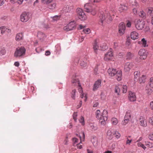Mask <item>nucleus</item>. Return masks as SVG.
<instances>
[{"label":"nucleus","instance_id":"obj_6","mask_svg":"<svg viewBox=\"0 0 153 153\" xmlns=\"http://www.w3.org/2000/svg\"><path fill=\"white\" fill-rule=\"evenodd\" d=\"M79 18L82 21L86 19L87 17L83 10L79 8H77L76 10Z\"/></svg>","mask_w":153,"mask_h":153},{"label":"nucleus","instance_id":"obj_22","mask_svg":"<svg viewBox=\"0 0 153 153\" xmlns=\"http://www.w3.org/2000/svg\"><path fill=\"white\" fill-rule=\"evenodd\" d=\"M72 82L74 85L78 86L80 85L78 79L76 77L73 79Z\"/></svg>","mask_w":153,"mask_h":153},{"label":"nucleus","instance_id":"obj_1","mask_svg":"<svg viewBox=\"0 0 153 153\" xmlns=\"http://www.w3.org/2000/svg\"><path fill=\"white\" fill-rule=\"evenodd\" d=\"M112 20V18L108 11L100 12L99 15V20L98 23L101 25H102L103 22L104 21L108 23Z\"/></svg>","mask_w":153,"mask_h":153},{"label":"nucleus","instance_id":"obj_54","mask_svg":"<svg viewBox=\"0 0 153 153\" xmlns=\"http://www.w3.org/2000/svg\"><path fill=\"white\" fill-rule=\"evenodd\" d=\"M77 116V114L76 112H74L73 115V117L74 121L76 122L77 120L76 117Z\"/></svg>","mask_w":153,"mask_h":153},{"label":"nucleus","instance_id":"obj_64","mask_svg":"<svg viewBox=\"0 0 153 153\" xmlns=\"http://www.w3.org/2000/svg\"><path fill=\"white\" fill-rule=\"evenodd\" d=\"M58 17L57 16H54L53 18V21H57L58 19Z\"/></svg>","mask_w":153,"mask_h":153},{"label":"nucleus","instance_id":"obj_7","mask_svg":"<svg viewBox=\"0 0 153 153\" xmlns=\"http://www.w3.org/2000/svg\"><path fill=\"white\" fill-rule=\"evenodd\" d=\"M30 13L28 12L22 13L20 16V21L22 22H26L30 19Z\"/></svg>","mask_w":153,"mask_h":153},{"label":"nucleus","instance_id":"obj_51","mask_svg":"<svg viewBox=\"0 0 153 153\" xmlns=\"http://www.w3.org/2000/svg\"><path fill=\"white\" fill-rule=\"evenodd\" d=\"M130 137V136H129L127 137V140H126V144L129 145L131 143V142H132V140L131 139L130 140L128 139V137Z\"/></svg>","mask_w":153,"mask_h":153},{"label":"nucleus","instance_id":"obj_40","mask_svg":"<svg viewBox=\"0 0 153 153\" xmlns=\"http://www.w3.org/2000/svg\"><path fill=\"white\" fill-rule=\"evenodd\" d=\"M129 120L127 118H124V120L122 122V123L123 125H126L129 122Z\"/></svg>","mask_w":153,"mask_h":153},{"label":"nucleus","instance_id":"obj_15","mask_svg":"<svg viewBox=\"0 0 153 153\" xmlns=\"http://www.w3.org/2000/svg\"><path fill=\"white\" fill-rule=\"evenodd\" d=\"M0 30H1V33L2 34L5 33L6 32H7L8 33H10L11 31L10 29L4 26L1 27Z\"/></svg>","mask_w":153,"mask_h":153},{"label":"nucleus","instance_id":"obj_24","mask_svg":"<svg viewBox=\"0 0 153 153\" xmlns=\"http://www.w3.org/2000/svg\"><path fill=\"white\" fill-rule=\"evenodd\" d=\"M146 76L143 75L139 78V82L140 83H144L146 81Z\"/></svg>","mask_w":153,"mask_h":153},{"label":"nucleus","instance_id":"obj_58","mask_svg":"<svg viewBox=\"0 0 153 153\" xmlns=\"http://www.w3.org/2000/svg\"><path fill=\"white\" fill-rule=\"evenodd\" d=\"M152 91L151 88L148 89V90L146 89V92L149 94H151L152 92Z\"/></svg>","mask_w":153,"mask_h":153},{"label":"nucleus","instance_id":"obj_52","mask_svg":"<svg viewBox=\"0 0 153 153\" xmlns=\"http://www.w3.org/2000/svg\"><path fill=\"white\" fill-rule=\"evenodd\" d=\"M148 138L149 139L151 140H153V133L149 134L148 135Z\"/></svg>","mask_w":153,"mask_h":153},{"label":"nucleus","instance_id":"obj_19","mask_svg":"<svg viewBox=\"0 0 153 153\" xmlns=\"http://www.w3.org/2000/svg\"><path fill=\"white\" fill-rule=\"evenodd\" d=\"M130 36L132 39L135 40L138 39L139 37L138 33L136 31H133L131 32Z\"/></svg>","mask_w":153,"mask_h":153},{"label":"nucleus","instance_id":"obj_34","mask_svg":"<svg viewBox=\"0 0 153 153\" xmlns=\"http://www.w3.org/2000/svg\"><path fill=\"white\" fill-rule=\"evenodd\" d=\"M114 135V133H112L111 130H109L107 132V135L108 136V138L109 139H111Z\"/></svg>","mask_w":153,"mask_h":153},{"label":"nucleus","instance_id":"obj_5","mask_svg":"<svg viewBox=\"0 0 153 153\" xmlns=\"http://www.w3.org/2000/svg\"><path fill=\"white\" fill-rule=\"evenodd\" d=\"M25 49L24 47H18L16 49L14 56L16 57L21 56L25 54Z\"/></svg>","mask_w":153,"mask_h":153},{"label":"nucleus","instance_id":"obj_27","mask_svg":"<svg viewBox=\"0 0 153 153\" xmlns=\"http://www.w3.org/2000/svg\"><path fill=\"white\" fill-rule=\"evenodd\" d=\"M121 87V86L120 85L116 86L115 88V93H117L118 95L120 94V88Z\"/></svg>","mask_w":153,"mask_h":153},{"label":"nucleus","instance_id":"obj_42","mask_svg":"<svg viewBox=\"0 0 153 153\" xmlns=\"http://www.w3.org/2000/svg\"><path fill=\"white\" fill-rule=\"evenodd\" d=\"M98 65H96L94 69V73L96 75L98 74Z\"/></svg>","mask_w":153,"mask_h":153},{"label":"nucleus","instance_id":"obj_56","mask_svg":"<svg viewBox=\"0 0 153 153\" xmlns=\"http://www.w3.org/2000/svg\"><path fill=\"white\" fill-rule=\"evenodd\" d=\"M80 97L82 98H83L84 97V100L85 101H86L87 97L86 94H84L83 93L81 95Z\"/></svg>","mask_w":153,"mask_h":153},{"label":"nucleus","instance_id":"obj_32","mask_svg":"<svg viewBox=\"0 0 153 153\" xmlns=\"http://www.w3.org/2000/svg\"><path fill=\"white\" fill-rule=\"evenodd\" d=\"M127 9V7L124 5H121L119 8V10L120 12H122L126 10Z\"/></svg>","mask_w":153,"mask_h":153},{"label":"nucleus","instance_id":"obj_60","mask_svg":"<svg viewBox=\"0 0 153 153\" xmlns=\"http://www.w3.org/2000/svg\"><path fill=\"white\" fill-rule=\"evenodd\" d=\"M89 1L92 3H97L100 1V0H89Z\"/></svg>","mask_w":153,"mask_h":153},{"label":"nucleus","instance_id":"obj_17","mask_svg":"<svg viewBox=\"0 0 153 153\" xmlns=\"http://www.w3.org/2000/svg\"><path fill=\"white\" fill-rule=\"evenodd\" d=\"M101 81L100 80H98L94 83L93 90L94 91H96L101 86Z\"/></svg>","mask_w":153,"mask_h":153},{"label":"nucleus","instance_id":"obj_4","mask_svg":"<svg viewBox=\"0 0 153 153\" xmlns=\"http://www.w3.org/2000/svg\"><path fill=\"white\" fill-rule=\"evenodd\" d=\"M84 8L86 12L91 13L92 15H95L96 13V7L93 5L92 6L88 3H87L85 5Z\"/></svg>","mask_w":153,"mask_h":153},{"label":"nucleus","instance_id":"obj_11","mask_svg":"<svg viewBox=\"0 0 153 153\" xmlns=\"http://www.w3.org/2000/svg\"><path fill=\"white\" fill-rule=\"evenodd\" d=\"M144 25V22L139 20L137 21L136 23V27L137 29L140 30L143 28Z\"/></svg>","mask_w":153,"mask_h":153},{"label":"nucleus","instance_id":"obj_8","mask_svg":"<svg viewBox=\"0 0 153 153\" xmlns=\"http://www.w3.org/2000/svg\"><path fill=\"white\" fill-rule=\"evenodd\" d=\"M76 23L74 21L70 22L68 25L64 27V30L66 31L73 30L75 28Z\"/></svg>","mask_w":153,"mask_h":153},{"label":"nucleus","instance_id":"obj_21","mask_svg":"<svg viewBox=\"0 0 153 153\" xmlns=\"http://www.w3.org/2000/svg\"><path fill=\"white\" fill-rule=\"evenodd\" d=\"M130 1L132 3L131 6L133 8H138L139 7L138 3L135 0H131Z\"/></svg>","mask_w":153,"mask_h":153},{"label":"nucleus","instance_id":"obj_48","mask_svg":"<svg viewBox=\"0 0 153 153\" xmlns=\"http://www.w3.org/2000/svg\"><path fill=\"white\" fill-rule=\"evenodd\" d=\"M131 115L130 112H128V111L127 112L124 118H127L129 120L131 118Z\"/></svg>","mask_w":153,"mask_h":153},{"label":"nucleus","instance_id":"obj_57","mask_svg":"<svg viewBox=\"0 0 153 153\" xmlns=\"http://www.w3.org/2000/svg\"><path fill=\"white\" fill-rule=\"evenodd\" d=\"M79 87L78 91L80 93L82 94L83 92L82 87H81V85H80L78 86Z\"/></svg>","mask_w":153,"mask_h":153},{"label":"nucleus","instance_id":"obj_55","mask_svg":"<svg viewBox=\"0 0 153 153\" xmlns=\"http://www.w3.org/2000/svg\"><path fill=\"white\" fill-rule=\"evenodd\" d=\"M144 60V59H142L140 58V57H137L136 59L135 60L137 62H140L142 60Z\"/></svg>","mask_w":153,"mask_h":153},{"label":"nucleus","instance_id":"obj_33","mask_svg":"<svg viewBox=\"0 0 153 153\" xmlns=\"http://www.w3.org/2000/svg\"><path fill=\"white\" fill-rule=\"evenodd\" d=\"M145 144L147 147L149 148H152L153 147V143L150 142L149 141H145Z\"/></svg>","mask_w":153,"mask_h":153},{"label":"nucleus","instance_id":"obj_3","mask_svg":"<svg viewBox=\"0 0 153 153\" xmlns=\"http://www.w3.org/2000/svg\"><path fill=\"white\" fill-rule=\"evenodd\" d=\"M108 72L110 76H113L116 74L117 79L118 81H120L122 79V71L120 70L117 71L114 68H109L108 70Z\"/></svg>","mask_w":153,"mask_h":153},{"label":"nucleus","instance_id":"obj_38","mask_svg":"<svg viewBox=\"0 0 153 153\" xmlns=\"http://www.w3.org/2000/svg\"><path fill=\"white\" fill-rule=\"evenodd\" d=\"M73 7L71 6H68L66 7V12H70L73 9Z\"/></svg>","mask_w":153,"mask_h":153},{"label":"nucleus","instance_id":"obj_12","mask_svg":"<svg viewBox=\"0 0 153 153\" xmlns=\"http://www.w3.org/2000/svg\"><path fill=\"white\" fill-rule=\"evenodd\" d=\"M139 124L140 126L143 127H146L147 126L146 120L144 117L143 116H140L139 119Z\"/></svg>","mask_w":153,"mask_h":153},{"label":"nucleus","instance_id":"obj_45","mask_svg":"<svg viewBox=\"0 0 153 153\" xmlns=\"http://www.w3.org/2000/svg\"><path fill=\"white\" fill-rule=\"evenodd\" d=\"M122 88L123 92L124 93H126L127 91V86L126 85H123Z\"/></svg>","mask_w":153,"mask_h":153},{"label":"nucleus","instance_id":"obj_36","mask_svg":"<svg viewBox=\"0 0 153 153\" xmlns=\"http://www.w3.org/2000/svg\"><path fill=\"white\" fill-rule=\"evenodd\" d=\"M56 7V4L54 3L48 6V8L50 9L53 10L55 9Z\"/></svg>","mask_w":153,"mask_h":153},{"label":"nucleus","instance_id":"obj_44","mask_svg":"<svg viewBox=\"0 0 153 153\" xmlns=\"http://www.w3.org/2000/svg\"><path fill=\"white\" fill-rule=\"evenodd\" d=\"M79 122L83 126L85 125V121L84 118L82 117H81L80 119L79 120Z\"/></svg>","mask_w":153,"mask_h":153},{"label":"nucleus","instance_id":"obj_16","mask_svg":"<svg viewBox=\"0 0 153 153\" xmlns=\"http://www.w3.org/2000/svg\"><path fill=\"white\" fill-rule=\"evenodd\" d=\"M128 98L131 102H134L136 100V96L134 93L130 91L129 94Z\"/></svg>","mask_w":153,"mask_h":153},{"label":"nucleus","instance_id":"obj_63","mask_svg":"<svg viewBox=\"0 0 153 153\" xmlns=\"http://www.w3.org/2000/svg\"><path fill=\"white\" fill-rule=\"evenodd\" d=\"M99 103L97 102H94L93 107H97Z\"/></svg>","mask_w":153,"mask_h":153},{"label":"nucleus","instance_id":"obj_18","mask_svg":"<svg viewBox=\"0 0 153 153\" xmlns=\"http://www.w3.org/2000/svg\"><path fill=\"white\" fill-rule=\"evenodd\" d=\"M98 40L97 39H95L93 43V48L94 52L97 53V51L98 50L99 46L98 44Z\"/></svg>","mask_w":153,"mask_h":153},{"label":"nucleus","instance_id":"obj_43","mask_svg":"<svg viewBox=\"0 0 153 153\" xmlns=\"http://www.w3.org/2000/svg\"><path fill=\"white\" fill-rule=\"evenodd\" d=\"M53 0H42V2L44 4H48L51 2Z\"/></svg>","mask_w":153,"mask_h":153},{"label":"nucleus","instance_id":"obj_50","mask_svg":"<svg viewBox=\"0 0 153 153\" xmlns=\"http://www.w3.org/2000/svg\"><path fill=\"white\" fill-rule=\"evenodd\" d=\"M114 134L115 135L116 138L117 139L119 138L121 136L120 134L117 131H115Z\"/></svg>","mask_w":153,"mask_h":153},{"label":"nucleus","instance_id":"obj_61","mask_svg":"<svg viewBox=\"0 0 153 153\" xmlns=\"http://www.w3.org/2000/svg\"><path fill=\"white\" fill-rule=\"evenodd\" d=\"M150 108L152 110H153V101L150 102Z\"/></svg>","mask_w":153,"mask_h":153},{"label":"nucleus","instance_id":"obj_29","mask_svg":"<svg viewBox=\"0 0 153 153\" xmlns=\"http://www.w3.org/2000/svg\"><path fill=\"white\" fill-rule=\"evenodd\" d=\"M6 53V51L4 47H0V56H2L4 55Z\"/></svg>","mask_w":153,"mask_h":153},{"label":"nucleus","instance_id":"obj_28","mask_svg":"<svg viewBox=\"0 0 153 153\" xmlns=\"http://www.w3.org/2000/svg\"><path fill=\"white\" fill-rule=\"evenodd\" d=\"M134 55L133 53L131 52H128L126 55V59L130 60L132 59L134 57Z\"/></svg>","mask_w":153,"mask_h":153},{"label":"nucleus","instance_id":"obj_20","mask_svg":"<svg viewBox=\"0 0 153 153\" xmlns=\"http://www.w3.org/2000/svg\"><path fill=\"white\" fill-rule=\"evenodd\" d=\"M138 44L142 47H145L148 46L147 45V41L144 38L142 39L141 41H139Z\"/></svg>","mask_w":153,"mask_h":153},{"label":"nucleus","instance_id":"obj_23","mask_svg":"<svg viewBox=\"0 0 153 153\" xmlns=\"http://www.w3.org/2000/svg\"><path fill=\"white\" fill-rule=\"evenodd\" d=\"M23 35L22 33H17L16 36V40L17 41H20L23 39Z\"/></svg>","mask_w":153,"mask_h":153},{"label":"nucleus","instance_id":"obj_25","mask_svg":"<svg viewBox=\"0 0 153 153\" xmlns=\"http://www.w3.org/2000/svg\"><path fill=\"white\" fill-rule=\"evenodd\" d=\"M90 129L91 130L95 131L97 129V127L96 125L93 123H90L89 124Z\"/></svg>","mask_w":153,"mask_h":153},{"label":"nucleus","instance_id":"obj_47","mask_svg":"<svg viewBox=\"0 0 153 153\" xmlns=\"http://www.w3.org/2000/svg\"><path fill=\"white\" fill-rule=\"evenodd\" d=\"M100 49L102 51H105L107 48V47L105 44L103 45H101L100 46Z\"/></svg>","mask_w":153,"mask_h":153},{"label":"nucleus","instance_id":"obj_37","mask_svg":"<svg viewBox=\"0 0 153 153\" xmlns=\"http://www.w3.org/2000/svg\"><path fill=\"white\" fill-rule=\"evenodd\" d=\"M137 145L139 147H141L144 150L146 149V147L145 146L144 144H142L141 142H139L137 143Z\"/></svg>","mask_w":153,"mask_h":153},{"label":"nucleus","instance_id":"obj_31","mask_svg":"<svg viewBox=\"0 0 153 153\" xmlns=\"http://www.w3.org/2000/svg\"><path fill=\"white\" fill-rule=\"evenodd\" d=\"M37 37L40 39H43L45 37V34L41 32H39L37 33Z\"/></svg>","mask_w":153,"mask_h":153},{"label":"nucleus","instance_id":"obj_59","mask_svg":"<svg viewBox=\"0 0 153 153\" xmlns=\"http://www.w3.org/2000/svg\"><path fill=\"white\" fill-rule=\"evenodd\" d=\"M149 122L150 123L153 125V116L149 118Z\"/></svg>","mask_w":153,"mask_h":153},{"label":"nucleus","instance_id":"obj_53","mask_svg":"<svg viewBox=\"0 0 153 153\" xmlns=\"http://www.w3.org/2000/svg\"><path fill=\"white\" fill-rule=\"evenodd\" d=\"M153 11V7H149L148 9L147 12L149 14H151Z\"/></svg>","mask_w":153,"mask_h":153},{"label":"nucleus","instance_id":"obj_39","mask_svg":"<svg viewBox=\"0 0 153 153\" xmlns=\"http://www.w3.org/2000/svg\"><path fill=\"white\" fill-rule=\"evenodd\" d=\"M139 15L141 17L144 18L146 17V13L143 11H142L140 12Z\"/></svg>","mask_w":153,"mask_h":153},{"label":"nucleus","instance_id":"obj_13","mask_svg":"<svg viewBox=\"0 0 153 153\" xmlns=\"http://www.w3.org/2000/svg\"><path fill=\"white\" fill-rule=\"evenodd\" d=\"M133 65L132 63L127 62L124 65V71L126 72L129 71L133 67Z\"/></svg>","mask_w":153,"mask_h":153},{"label":"nucleus","instance_id":"obj_2","mask_svg":"<svg viewBox=\"0 0 153 153\" xmlns=\"http://www.w3.org/2000/svg\"><path fill=\"white\" fill-rule=\"evenodd\" d=\"M96 117L99 120V122L102 125H105V121L108 119V112L106 110H104L102 113H100V111L98 110L96 112Z\"/></svg>","mask_w":153,"mask_h":153},{"label":"nucleus","instance_id":"obj_30","mask_svg":"<svg viewBox=\"0 0 153 153\" xmlns=\"http://www.w3.org/2000/svg\"><path fill=\"white\" fill-rule=\"evenodd\" d=\"M134 81H137L138 80V78L140 74V71H135L134 72Z\"/></svg>","mask_w":153,"mask_h":153},{"label":"nucleus","instance_id":"obj_9","mask_svg":"<svg viewBox=\"0 0 153 153\" xmlns=\"http://www.w3.org/2000/svg\"><path fill=\"white\" fill-rule=\"evenodd\" d=\"M113 56V52L111 49L105 54L104 59L105 61H109L112 59Z\"/></svg>","mask_w":153,"mask_h":153},{"label":"nucleus","instance_id":"obj_41","mask_svg":"<svg viewBox=\"0 0 153 153\" xmlns=\"http://www.w3.org/2000/svg\"><path fill=\"white\" fill-rule=\"evenodd\" d=\"M76 93V90L75 89L73 90L71 92V97L74 99H75V95Z\"/></svg>","mask_w":153,"mask_h":153},{"label":"nucleus","instance_id":"obj_35","mask_svg":"<svg viewBox=\"0 0 153 153\" xmlns=\"http://www.w3.org/2000/svg\"><path fill=\"white\" fill-rule=\"evenodd\" d=\"M111 122L113 125H115L118 123V120L116 118L113 117L111 119Z\"/></svg>","mask_w":153,"mask_h":153},{"label":"nucleus","instance_id":"obj_26","mask_svg":"<svg viewBox=\"0 0 153 153\" xmlns=\"http://www.w3.org/2000/svg\"><path fill=\"white\" fill-rule=\"evenodd\" d=\"M86 59L85 58L80 61V65L82 68H84L86 66L87 62H86Z\"/></svg>","mask_w":153,"mask_h":153},{"label":"nucleus","instance_id":"obj_49","mask_svg":"<svg viewBox=\"0 0 153 153\" xmlns=\"http://www.w3.org/2000/svg\"><path fill=\"white\" fill-rule=\"evenodd\" d=\"M73 141L74 144H76V145H79V144L78 143V140L76 138H74L73 139Z\"/></svg>","mask_w":153,"mask_h":153},{"label":"nucleus","instance_id":"obj_46","mask_svg":"<svg viewBox=\"0 0 153 153\" xmlns=\"http://www.w3.org/2000/svg\"><path fill=\"white\" fill-rule=\"evenodd\" d=\"M83 31L85 34H89L91 32L90 30L88 28L84 29Z\"/></svg>","mask_w":153,"mask_h":153},{"label":"nucleus","instance_id":"obj_62","mask_svg":"<svg viewBox=\"0 0 153 153\" xmlns=\"http://www.w3.org/2000/svg\"><path fill=\"white\" fill-rule=\"evenodd\" d=\"M68 142V137H67L64 141V143L65 145H67Z\"/></svg>","mask_w":153,"mask_h":153},{"label":"nucleus","instance_id":"obj_10","mask_svg":"<svg viewBox=\"0 0 153 153\" xmlns=\"http://www.w3.org/2000/svg\"><path fill=\"white\" fill-rule=\"evenodd\" d=\"M138 53L140 57V58L145 59L147 57L148 52L144 49H141L139 51Z\"/></svg>","mask_w":153,"mask_h":153},{"label":"nucleus","instance_id":"obj_14","mask_svg":"<svg viewBox=\"0 0 153 153\" xmlns=\"http://www.w3.org/2000/svg\"><path fill=\"white\" fill-rule=\"evenodd\" d=\"M125 26L123 22H121L119 25V32L121 35L123 34L125 30Z\"/></svg>","mask_w":153,"mask_h":153}]
</instances>
